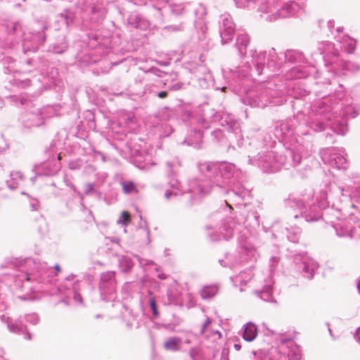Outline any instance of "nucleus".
<instances>
[{
  "mask_svg": "<svg viewBox=\"0 0 360 360\" xmlns=\"http://www.w3.org/2000/svg\"><path fill=\"white\" fill-rule=\"evenodd\" d=\"M296 337V332L293 330L288 338H285L284 334L281 335L280 341L282 345L290 344L291 346L294 345L293 340Z\"/></svg>",
  "mask_w": 360,
  "mask_h": 360,
  "instance_id": "nucleus-11",
  "label": "nucleus"
},
{
  "mask_svg": "<svg viewBox=\"0 0 360 360\" xmlns=\"http://www.w3.org/2000/svg\"><path fill=\"white\" fill-rule=\"evenodd\" d=\"M28 339L30 340L31 339V335L29 334L28 335Z\"/></svg>",
  "mask_w": 360,
  "mask_h": 360,
  "instance_id": "nucleus-31",
  "label": "nucleus"
},
{
  "mask_svg": "<svg viewBox=\"0 0 360 360\" xmlns=\"http://www.w3.org/2000/svg\"><path fill=\"white\" fill-rule=\"evenodd\" d=\"M252 1V0H249V1H248V5H250V1ZM252 1H253V2H255V1H256V0H252Z\"/></svg>",
  "mask_w": 360,
  "mask_h": 360,
  "instance_id": "nucleus-28",
  "label": "nucleus"
},
{
  "mask_svg": "<svg viewBox=\"0 0 360 360\" xmlns=\"http://www.w3.org/2000/svg\"><path fill=\"white\" fill-rule=\"evenodd\" d=\"M127 22L131 27L141 30H146L149 27V22L141 15L135 13L129 15Z\"/></svg>",
  "mask_w": 360,
  "mask_h": 360,
  "instance_id": "nucleus-4",
  "label": "nucleus"
},
{
  "mask_svg": "<svg viewBox=\"0 0 360 360\" xmlns=\"http://www.w3.org/2000/svg\"><path fill=\"white\" fill-rule=\"evenodd\" d=\"M26 280H27V281H30V277H29V276H27V277H26Z\"/></svg>",
  "mask_w": 360,
  "mask_h": 360,
  "instance_id": "nucleus-30",
  "label": "nucleus"
},
{
  "mask_svg": "<svg viewBox=\"0 0 360 360\" xmlns=\"http://www.w3.org/2000/svg\"><path fill=\"white\" fill-rule=\"evenodd\" d=\"M44 29H46V27H44L42 31L38 32L37 34L34 36V38H37L38 42L39 44H43L45 42L46 35L44 31Z\"/></svg>",
  "mask_w": 360,
  "mask_h": 360,
  "instance_id": "nucleus-13",
  "label": "nucleus"
},
{
  "mask_svg": "<svg viewBox=\"0 0 360 360\" xmlns=\"http://www.w3.org/2000/svg\"><path fill=\"white\" fill-rule=\"evenodd\" d=\"M167 96V91H160L159 92L158 94V97L160 98H165Z\"/></svg>",
  "mask_w": 360,
  "mask_h": 360,
  "instance_id": "nucleus-21",
  "label": "nucleus"
},
{
  "mask_svg": "<svg viewBox=\"0 0 360 360\" xmlns=\"http://www.w3.org/2000/svg\"><path fill=\"white\" fill-rule=\"evenodd\" d=\"M30 207H31V211L36 210V208H35V207L33 205H30Z\"/></svg>",
  "mask_w": 360,
  "mask_h": 360,
  "instance_id": "nucleus-25",
  "label": "nucleus"
},
{
  "mask_svg": "<svg viewBox=\"0 0 360 360\" xmlns=\"http://www.w3.org/2000/svg\"><path fill=\"white\" fill-rule=\"evenodd\" d=\"M250 43V37L245 32H240L237 34L236 42L235 45H248Z\"/></svg>",
  "mask_w": 360,
  "mask_h": 360,
  "instance_id": "nucleus-10",
  "label": "nucleus"
},
{
  "mask_svg": "<svg viewBox=\"0 0 360 360\" xmlns=\"http://www.w3.org/2000/svg\"><path fill=\"white\" fill-rule=\"evenodd\" d=\"M297 7V4L295 2L286 4L273 14L268 15L266 20L269 22H274L280 18H288L294 14Z\"/></svg>",
  "mask_w": 360,
  "mask_h": 360,
  "instance_id": "nucleus-2",
  "label": "nucleus"
},
{
  "mask_svg": "<svg viewBox=\"0 0 360 360\" xmlns=\"http://www.w3.org/2000/svg\"><path fill=\"white\" fill-rule=\"evenodd\" d=\"M55 269H56V271L57 274H58V273H59V272L60 271V266H59L58 264H56V265L55 266Z\"/></svg>",
  "mask_w": 360,
  "mask_h": 360,
  "instance_id": "nucleus-23",
  "label": "nucleus"
},
{
  "mask_svg": "<svg viewBox=\"0 0 360 360\" xmlns=\"http://www.w3.org/2000/svg\"><path fill=\"white\" fill-rule=\"evenodd\" d=\"M257 335V328L253 323H248L244 330L243 338L247 341L253 340Z\"/></svg>",
  "mask_w": 360,
  "mask_h": 360,
  "instance_id": "nucleus-8",
  "label": "nucleus"
},
{
  "mask_svg": "<svg viewBox=\"0 0 360 360\" xmlns=\"http://www.w3.org/2000/svg\"><path fill=\"white\" fill-rule=\"evenodd\" d=\"M218 291L215 285L206 286L201 290V296L203 299H209L214 296Z\"/></svg>",
  "mask_w": 360,
  "mask_h": 360,
  "instance_id": "nucleus-9",
  "label": "nucleus"
},
{
  "mask_svg": "<svg viewBox=\"0 0 360 360\" xmlns=\"http://www.w3.org/2000/svg\"><path fill=\"white\" fill-rule=\"evenodd\" d=\"M240 347H240V345H239L236 344V345H234V348H235L236 350H240Z\"/></svg>",
  "mask_w": 360,
  "mask_h": 360,
  "instance_id": "nucleus-24",
  "label": "nucleus"
},
{
  "mask_svg": "<svg viewBox=\"0 0 360 360\" xmlns=\"http://www.w3.org/2000/svg\"><path fill=\"white\" fill-rule=\"evenodd\" d=\"M184 10V8L181 5L174 6L172 9V13L175 15H180L183 13Z\"/></svg>",
  "mask_w": 360,
  "mask_h": 360,
  "instance_id": "nucleus-15",
  "label": "nucleus"
},
{
  "mask_svg": "<svg viewBox=\"0 0 360 360\" xmlns=\"http://www.w3.org/2000/svg\"><path fill=\"white\" fill-rule=\"evenodd\" d=\"M267 7L265 6H260L258 10L261 12L267 13L268 10L266 9Z\"/></svg>",
  "mask_w": 360,
  "mask_h": 360,
  "instance_id": "nucleus-22",
  "label": "nucleus"
},
{
  "mask_svg": "<svg viewBox=\"0 0 360 360\" xmlns=\"http://www.w3.org/2000/svg\"><path fill=\"white\" fill-rule=\"evenodd\" d=\"M181 342L182 340L180 338L172 337L164 342L163 347L168 351L176 352L180 349Z\"/></svg>",
  "mask_w": 360,
  "mask_h": 360,
  "instance_id": "nucleus-6",
  "label": "nucleus"
},
{
  "mask_svg": "<svg viewBox=\"0 0 360 360\" xmlns=\"http://www.w3.org/2000/svg\"><path fill=\"white\" fill-rule=\"evenodd\" d=\"M358 288H359V290L360 291V280H359V282L358 283Z\"/></svg>",
  "mask_w": 360,
  "mask_h": 360,
  "instance_id": "nucleus-27",
  "label": "nucleus"
},
{
  "mask_svg": "<svg viewBox=\"0 0 360 360\" xmlns=\"http://www.w3.org/2000/svg\"><path fill=\"white\" fill-rule=\"evenodd\" d=\"M150 304L151 308L153 310L154 314H157V307H156L155 300L153 297L150 299Z\"/></svg>",
  "mask_w": 360,
  "mask_h": 360,
  "instance_id": "nucleus-18",
  "label": "nucleus"
},
{
  "mask_svg": "<svg viewBox=\"0 0 360 360\" xmlns=\"http://www.w3.org/2000/svg\"><path fill=\"white\" fill-rule=\"evenodd\" d=\"M336 32L338 34V36H335V39L336 40V42L339 44H342L344 45H354L356 43H357L356 40L351 38L348 35H341V34L343 32V27H339L336 29Z\"/></svg>",
  "mask_w": 360,
  "mask_h": 360,
  "instance_id": "nucleus-7",
  "label": "nucleus"
},
{
  "mask_svg": "<svg viewBox=\"0 0 360 360\" xmlns=\"http://www.w3.org/2000/svg\"><path fill=\"white\" fill-rule=\"evenodd\" d=\"M129 221L130 214L127 212L123 211L121 214V219L119 220V223L127 224Z\"/></svg>",
  "mask_w": 360,
  "mask_h": 360,
  "instance_id": "nucleus-12",
  "label": "nucleus"
},
{
  "mask_svg": "<svg viewBox=\"0 0 360 360\" xmlns=\"http://www.w3.org/2000/svg\"><path fill=\"white\" fill-rule=\"evenodd\" d=\"M357 335H358L359 338L360 339V328L358 330Z\"/></svg>",
  "mask_w": 360,
  "mask_h": 360,
  "instance_id": "nucleus-26",
  "label": "nucleus"
},
{
  "mask_svg": "<svg viewBox=\"0 0 360 360\" xmlns=\"http://www.w3.org/2000/svg\"><path fill=\"white\" fill-rule=\"evenodd\" d=\"M91 13L92 15L91 17V23L94 25H98L101 24L103 21L106 11L105 8L102 6L94 5L91 6Z\"/></svg>",
  "mask_w": 360,
  "mask_h": 360,
  "instance_id": "nucleus-5",
  "label": "nucleus"
},
{
  "mask_svg": "<svg viewBox=\"0 0 360 360\" xmlns=\"http://www.w3.org/2000/svg\"><path fill=\"white\" fill-rule=\"evenodd\" d=\"M219 34L223 44H229L235 33V24L230 14L224 13L220 16Z\"/></svg>",
  "mask_w": 360,
  "mask_h": 360,
  "instance_id": "nucleus-1",
  "label": "nucleus"
},
{
  "mask_svg": "<svg viewBox=\"0 0 360 360\" xmlns=\"http://www.w3.org/2000/svg\"><path fill=\"white\" fill-rule=\"evenodd\" d=\"M195 27L196 34L192 37L193 43L208 44L209 41H206L207 30L206 22L203 20L199 19L195 22Z\"/></svg>",
  "mask_w": 360,
  "mask_h": 360,
  "instance_id": "nucleus-3",
  "label": "nucleus"
},
{
  "mask_svg": "<svg viewBox=\"0 0 360 360\" xmlns=\"http://www.w3.org/2000/svg\"><path fill=\"white\" fill-rule=\"evenodd\" d=\"M58 159L60 160L61 159V156H60V154L58 155Z\"/></svg>",
  "mask_w": 360,
  "mask_h": 360,
  "instance_id": "nucleus-29",
  "label": "nucleus"
},
{
  "mask_svg": "<svg viewBox=\"0 0 360 360\" xmlns=\"http://www.w3.org/2000/svg\"><path fill=\"white\" fill-rule=\"evenodd\" d=\"M184 28L183 25H172L165 27L168 31L178 32L182 30Z\"/></svg>",
  "mask_w": 360,
  "mask_h": 360,
  "instance_id": "nucleus-14",
  "label": "nucleus"
},
{
  "mask_svg": "<svg viewBox=\"0 0 360 360\" xmlns=\"http://www.w3.org/2000/svg\"><path fill=\"white\" fill-rule=\"evenodd\" d=\"M211 324V321L210 319L207 318L205 320V322L203 323L202 329H201V333H204L205 331V329L210 326Z\"/></svg>",
  "mask_w": 360,
  "mask_h": 360,
  "instance_id": "nucleus-17",
  "label": "nucleus"
},
{
  "mask_svg": "<svg viewBox=\"0 0 360 360\" xmlns=\"http://www.w3.org/2000/svg\"><path fill=\"white\" fill-rule=\"evenodd\" d=\"M335 27V22L333 20H330L328 22V27L329 29V30L331 32L332 34H333L332 30Z\"/></svg>",
  "mask_w": 360,
  "mask_h": 360,
  "instance_id": "nucleus-19",
  "label": "nucleus"
},
{
  "mask_svg": "<svg viewBox=\"0 0 360 360\" xmlns=\"http://www.w3.org/2000/svg\"><path fill=\"white\" fill-rule=\"evenodd\" d=\"M123 188L126 193H129L135 189V186L132 183H129L124 185Z\"/></svg>",
  "mask_w": 360,
  "mask_h": 360,
  "instance_id": "nucleus-16",
  "label": "nucleus"
},
{
  "mask_svg": "<svg viewBox=\"0 0 360 360\" xmlns=\"http://www.w3.org/2000/svg\"><path fill=\"white\" fill-rule=\"evenodd\" d=\"M60 18H61L62 20L64 21V22L66 24V26L68 27L69 26V21H68V16L66 15H64L63 14H61Z\"/></svg>",
  "mask_w": 360,
  "mask_h": 360,
  "instance_id": "nucleus-20",
  "label": "nucleus"
}]
</instances>
